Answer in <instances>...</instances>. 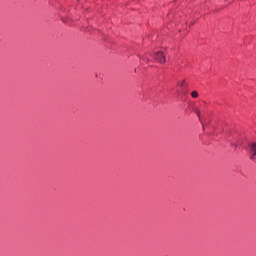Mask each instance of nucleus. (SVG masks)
I'll return each instance as SVG.
<instances>
[{
  "label": "nucleus",
  "instance_id": "nucleus-1",
  "mask_svg": "<svg viewBox=\"0 0 256 256\" xmlns=\"http://www.w3.org/2000/svg\"><path fill=\"white\" fill-rule=\"evenodd\" d=\"M249 159L256 163V142L249 145Z\"/></svg>",
  "mask_w": 256,
  "mask_h": 256
},
{
  "label": "nucleus",
  "instance_id": "nucleus-6",
  "mask_svg": "<svg viewBox=\"0 0 256 256\" xmlns=\"http://www.w3.org/2000/svg\"><path fill=\"white\" fill-rule=\"evenodd\" d=\"M231 145H232V147H235V149H237V144L232 143Z\"/></svg>",
  "mask_w": 256,
  "mask_h": 256
},
{
  "label": "nucleus",
  "instance_id": "nucleus-3",
  "mask_svg": "<svg viewBox=\"0 0 256 256\" xmlns=\"http://www.w3.org/2000/svg\"><path fill=\"white\" fill-rule=\"evenodd\" d=\"M180 87L183 89V91H187V88L189 87V85L185 80H182V82L180 83Z\"/></svg>",
  "mask_w": 256,
  "mask_h": 256
},
{
  "label": "nucleus",
  "instance_id": "nucleus-4",
  "mask_svg": "<svg viewBox=\"0 0 256 256\" xmlns=\"http://www.w3.org/2000/svg\"><path fill=\"white\" fill-rule=\"evenodd\" d=\"M191 97H192L193 99H197V97H199V92H197V91L191 92Z\"/></svg>",
  "mask_w": 256,
  "mask_h": 256
},
{
  "label": "nucleus",
  "instance_id": "nucleus-5",
  "mask_svg": "<svg viewBox=\"0 0 256 256\" xmlns=\"http://www.w3.org/2000/svg\"><path fill=\"white\" fill-rule=\"evenodd\" d=\"M196 113H197V117H198L199 119H201V112H199V110H197Z\"/></svg>",
  "mask_w": 256,
  "mask_h": 256
},
{
  "label": "nucleus",
  "instance_id": "nucleus-2",
  "mask_svg": "<svg viewBox=\"0 0 256 256\" xmlns=\"http://www.w3.org/2000/svg\"><path fill=\"white\" fill-rule=\"evenodd\" d=\"M153 57L158 63H165L166 61L165 54H163V52H156Z\"/></svg>",
  "mask_w": 256,
  "mask_h": 256
},
{
  "label": "nucleus",
  "instance_id": "nucleus-7",
  "mask_svg": "<svg viewBox=\"0 0 256 256\" xmlns=\"http://www.w3.org/2000/svg\"><path fill=\"white\" fill-rule=\"evenodd\" d=\"M144 61H149V58L145 57V58H144Z\"/></svg>",
  "mask_w": 256,
  "mask_h": 256
}]
</instances>
